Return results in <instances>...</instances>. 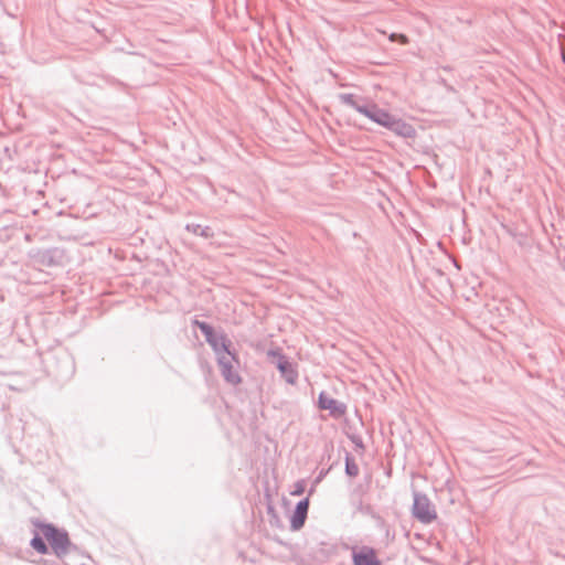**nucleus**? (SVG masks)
<instances>
[{
	"label": "nucleus",
	"instance_id": "9",
	"mask_svg": "<svg viewBox=\"0 0 565 565\" xmlns=\"http://www.w3.org/2000/svg\"><path fill=\"white\" fill-rule=\"evenodd\" d=\"M308 505H309L308 500L300 501L297 504L296 511H295V514H294L292 521H291L294 529H299L302 526L306 515H307V512H308Z\"/></svg>",
	"mask_w": 565,
	"mask_h": 565
},
{
	"label": "nucleus",
	"instance_id": "6",
	"mask_svg": "<svg viewBox=\"0 0 565 565\" xmlns=\"http://www.w3.org/2000/svg\"><path fill=\"white\" fill-rule=\"evenodd\" d=\"M354 565H382L376 552L371 547H362L353 552L352 555Z\"/></svg>",
	"mask_w": 565,
	"mask_h": 565
},
{
	"label": "nucleus",
	"instance_id": "3",
	"mask_svg": "<svg viewBox=\"0 0 565 565\" xmlns=\"http://www.w3.org/2000/svg\"><path fill=\"white\" fill-rule=\"evenodd\" d=\"M194 323L203 332L206 341L213 348V350L217 356H220V354H225V353L230 352V341L225 334H216L214 332V330L212 329V327H210L205 322H201V321L196 320V321H194Z\"/></svg>",
	"mask_w": 565,
	"mask_h": 565
},
{
	"label": "nucleus",
	"instance_id": "2",
	"mask_svg": "<svg viewBox=\"0 0 565 565\" xmlns=\"http://www.w3.org/2000/svg\"><path fill=\"white\" fill-rule=\"evenodd\" d=\"M217 362L224 379L228 383L237 385L241 382V377L237 372V366L239 364L237 355L230 351L225 354H220V356H217Z\"/></svg>",
	"mask_w": 565,
	"mask_h": 565
},
{
	"label": "nucleus",
	"instance_id": "8",
	"mask_svg": "<svg viewBox=\"0 0 565 565\" xmlns=\"http://www.w3.org/2000/svg\"><path fill=\"white\" fill-rule=\"evenodd\" d=\"M277 366H278V370L280 371L281 375L286 379V381L288 383H290V384L296 383V380L298 377V372L292 364H290L284 358H280Z\"/></svg>",
	"mask_w": 565,
	"mask_h": 565
},
{
	"label": "nucleus",
	"instance_id": "7",
	"mask_svg": "<svg viewBox=\"0 0 565 565\" xmlns=\"http://www.w3.org/2000/svg\"><path fill=\"white\" fill-rule=\"evenodd\" d=\"M319 407L330 412L333 417H341L345 413V406L339 403L337 399L321 393L319 396Z\"/></svg>",
	"mask_w": 565,
	"mask_h": 565
},
{
	"label": "nucleus",
	"instance_id": "5",
	"mask_svg": "<svg viewBox=\"0 0 565 565\" xmlns=\"http://www.w3.org/2000/svg\"><path fill=\"white\" fill-rule=\"evenodd\" d=\"M358 111L386 128L393 125L394 116L384 109H380L375 106L371 108L358 107Z\"/></svg>",
	"mask_w": 565,
	"mask_h": 565
},
{
	"label": "nucleus",
	"instance_id": "10",
	"mask_svg": "<svg viewBox=\"0 0 565 565\" xmlns=\"http://www.w3.org/2000/svg\"><path fill=\"white\" fill-rule=\"evenodd\" d=\"M388 129L395 131L398 135L404 137H413L415 136V129L412 125L403 121L402 119H397L394 117L393 125L388 127Z\"/></svg>",
	"mask_w": 565,
	"mask_h": 565
},
{
	"label": "nucleus",
	"instance_id": "4",
	"mask_svg": "<svg viewBox=\"0 0 565 565\" xmlns=\"http://www.w3.org/2000/svg\"><path fill=\"white\" fill-rule=\"evenodd\" d=\"M42 534L51 544L52 548L56 554L63 553L68 546V537L65 533L58 532L56 529L50 525L42 527Z\"/></svg>",
	"mask_w": 565,
	"mask_h": 565
},
{
	"label": "nucleus",
	"instance_id": "11",
	"mask_svg": "<svg viewBox=\"0 0 565 565\" xmlns=\"http://www.w3.org/2000/svg\"><path fill=\"white\" fill-rule=\"evenodd\" d=\"M31 545H32V547H33L35 551H38V552H39V553H41V554H45V553H46V551H47V548H46V545H45L44 541H43L41 537H39V536L34 537V539L31 541Z\"/></svg>",
	"mask_w": 565,
	"mask_h": 565
},
{
	"label": "nucleus",
	"instance_id": "12",
	"mask_svg": "<svg viewBox=\"0 0 565 565\" xmlns=\"http://www.w3.org/2000/svg\"><path fill=\"white\" fill-rule=\"evenodd\" d=\"M391 40H392V41L397 40V41H398V42H401L402 44H407V43H408V39H407V36H406V35H404V34H398V35H396V34H392Z\"/></svg>",
	"mask_w": 565,
	"mask_h": 565
},
{
	"label": "nucleus",
	"instance_id": "1",
	"mask_svg": "<svg viewBox=\"0 0 565 565\" xmlns=\"http://www.w3.org/2000/svg\"><path fill=\"white\" fill-rule=\"evenodd\" d=\"M413 514L422 523L428 524L437 520V511L433 502L424 494H415Z\"/></svg>",
	"mask_w": 565,
	"mask_h": 565
}]
</instances>
